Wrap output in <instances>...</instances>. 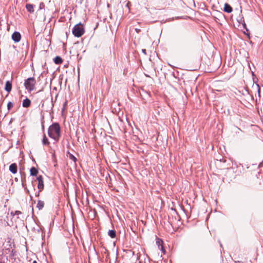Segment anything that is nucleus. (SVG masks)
<instances>
[{"label":"nucleus","instance_id":"1","mask_svg":"<svg viewBox=\"0 0 263 263\" xmlns=\"http://www.w3.org/2000/svg\"><path fill=\"white\" fill-rule=\"evenodd\" d=\"M48 135L55 141H58L60 137V127L58 123H54L48 128Z\"/></svg>","mask_w":263,"mask_h":263},{"label":"nucleus","instance_id":"2","mask_svg":"<svg viewBox=\"0 0 263 263\" xmlns=\"http://www.w3.org/2000/svg\"><path fill=\"white\" fill-rule=\"evenodd\" d=\"M35 83L34 78H29L25 81L24 86L28 91H31L34 89Z\"/></svg>","mask_w":263,"mask_h":263},{"label":"nucleus","instance_id":"3","mask_svg":"<svg viewBox=\"0 0 263 263\" xmlns=\"http://www.w3.org/2000/svg\"><path fill=\"white\" fill-rule=\"evenodd\" d=\"M84 33V29L81 24L75 25L72 29V34L74 36L79 37Z\"/></svg>","mask_w":263,"mask_h":263},{"label":"nucleus","instance_id":"4","mask_svg":"<svg viewBox=\"0 0 263 263\" xmlns=\"http://www.w3.org/2000/svg\"><path fill=\"white\" fill-rule=\"evenodd\" d=\"M21 38V34L18 32H14L12 35V39L15 43L20 41Z\"/></svg>","mask_w":263,"mask_h":263},{"label":"nucleus","instance_id":"5","mask_svg":"<svg viewBox=\"0 0 263 263\" xmlns=\"http://www.w3.org/2000/svg\"><path fill=\"white\" fill-rule=\"evenodd\" d=\"M37 180L39 182L37 187L40 191H41L44 189V182L42 176H39L37 177Z\"/></svg>","mask_w":263,"mask_h":263},{"label":"nucleus","instance_id":"6","mask_svg":"<svg viewBox=\"0 0 263 263\" xmlns=\"http://www.w3.org/2000/svg\"><path fill=\"white\" fill-rule=\"evenodd\" d=\"M9 171L13 174L17 172V165L15 163H12L9 166Z\"/></svg>","mask_w":263,"mask_h":263},{"label":"nucleus","instance_id":"7","mask_svg":"<svg viewBox=\"0 0 263 263\" xmlns=\"http://www.w3.org/2000/svg\"><path fill=\"white\" fill-rule=\"evenodd\" d=\"M223 10L224 12L227 13H231L232 11V8L231 6L227 3L224 4Z\"/></svg>","mask_w":263,"mask_h":263},{"label":"nucleus","instance_id":"8","mask_svg":"<svg viewBox=\"0 0 263 263\" xmlns=\"http://www.w3.org/2000/svg\"><path fill=\"white\" fill-rule=\"evenodd\" d=\"M11 89H12L11 83L9 81H7L6 83V84H5V90L6 91L9 92L11 90Z\"/></svg>","mask_w":263,"mask_h":263},{"label":"nucleus","instance_id":"9","mask_svg":"<svg viewBox=\"0 0 263 263\" xmlns=\"http://www.w3.org/2000/svg\"><path fill=\"white\" fill-rule=\"evenodd\" d=\"M30 100L29 99L26 98L23 100L22 105L24 107H28L30 105Z\"/></svg>","mask_w":263,"mask_h":263},{"label":"nucleus","instance_id":"10","mask_svg":"<svg viewBox=\"0 0 263 263\" xmlns=\"http://www.w3.org/2000/svg\"><path fill=\"white\" fill-rule=\"evenodd\" d=\"M157 244L158 245V248L161 250L163 253H164V250L162 246V240L158 239L157 241Z\"/></svg>","mask_w":263,"mask_h":263},{"label":"nucleus","instance_id":"11","mask_svg":"<svg viewBox=\"0 0 263 263\" xmlns=\"http://www.w3.org/2000/svg\"><path fill=\"white\" fill-rule=\"evenodd\" d=\"M26 8L29 12H33L34 11L33 6L32 4H27L26 5Z\"/></svg>","mask_w":263,"mask_h":263},{"label":"nucleus","instance_id":"12","mask_svg":"<svg viewBox=\"0 0 263 263\" xmlns=\"http://www.w3.org/2000/svg\"><path fill=\"white\" fill-rule=\"evenodd\" d=\"M108 235L112 238H114L116 236V232L114 230H109L108 232Z\"/></svg>","mask_w":263,"mask_h":263},{"label":"nucleus","instance_id":"13","mask_svg":"<svg viewBox=\"0 0 263 263\" xmlns=\"http://www.w3.org/2000/svg\"><path fill=\"white\" fill-rule=\"evenodd\" d=\"M38 173L37 170L35 167H32L30 169V174L32 176H36Z\"/></svg>","mask_w":263,"mask_h":263},{"label":"nucleus","instance_id":"14","mask_svg":"<svg viewBox=\"0 0 263 263\" xmlns=\"http://www.w3.org/2000/svg\"><path fill=\"white\" fill-rule=\"evenodd\" d=\"M54 62L55 64H59L62 63V60L60 57H56L54 59Z\"/></svg>","mask_w":263,"mask_h":263},{"label":"nucleus","instance_id":"15","mask_svg":"<svg viewBox=\"0 0 263 263\" xmlns=\"http://www.w3.org/2000/svg\"><path fill=\"white\" fill-rule=\"evenodd\" d=\"M44 205V203L43 201H41V200L38 201L37 203V207L39 209H40V210L42 209L43 208Z\"/></svg>","mask_w":263,"mask_h":263},{"label":"nucleus","instance_id":"16","mask_svg":"<svg viewBox=\"0 0 263 263\" xmlns=\"http://www.w3.org/2000/svg\"><path fill=\"white\" fill-rule=\"evenodd\" d=\"M42 143L44 145H48L49 144L48 140L45 135H44V137L42 140Z\"/></svg>","mask_w":263,"mask_h":263},{"label":"nucleus","instance_id":"17","mask_svg":"<svg viewBox=\"0 0 263 263\" xmlns=\"http://www.w3.org/2000/svg\"><path fill=\"white\" fill-rule=\"evenodd\" d=\"M21 214H22L21 212H20L19 211H16L14 212H11L10 213V214L11 215H12L13 216H14L15 215H19Z\"/></svg>","mask_w":263,"mask_h":263},{"label":"nucleus","instance_id":"18","mask_svg":"<svg viewBox=\"0 0 263 263\" xmlns=\"http://www.w3.org/2000/svg\"><path fill=\"white\" fill-rule=\"evenodd\" d=\"M13 106V104L12 102H9L7 104L8 109L10 110L11 108H12Z\"/></svg>","mask_w":263,"mask_h":263},{"label":"nucleus","instance_id":"19","mask_svg":"<svg viewBox=\"0 0 263 263\" xmlns=\"http://www.w3.org/2000/svg\"><path fill=\"white\" fill-rule=\"evenodd\" d=\"M69 158L72 160V161H73L74 162H76V160H77V158L74 156H73L72 155L70 154L69 155Z\"/></svg>","mask_w":263,"mask_h":263},{"label":"nucleus","instance_id":"20","mask_svg":"<svg viewBox=\"0 0 263 263\" xmlns=\"http://www.w3.org/2000/svg\"><path fill=\"white\" fill-rule=\"evenodd\" d=\"M135 31H136L137 33H139L140 32V29L138 28H135Z\"/></svg>","mask_w":263,"mask_h":263},{"label":"nucleus","instance_id":"21","mask_svg":"<svg viewBox=\"0 0 263 263\" xmlns=\"http://www.w3.org/2000/svg\"><path fill=\"white\" fill-rule=\"evenodd\" d=\"M142 52L144 54H146V50L145 49H142Z\"/></svg>","mask_w":263,"mask_h":263},{"label":"nucleus","instance_id":"22","mask_svg":"<svg viewBox=\"0 0 263 263\" xmlns=\"http://www.w3.org/2000/svg\"><path fill=\"white\" fill-rule=\"evenodd\" d=\"M236 263H241L240 261H235Z\"/></svg>","mask_w":263,"mask_h":263},{"label":"nucleus","instance_id":"23","mask_svg":"<svg viewBox=\"0 0 263 263\" xmlns=\"http://www.w3.org/2000/svg\"><path fill=\"white\" fill-rule=\"evenodd\" d=\"M33 263H36V261H35V260H34V261L33 262Z\"/></svg>","mask_w":263,"mask_h":263}]
</instances>
